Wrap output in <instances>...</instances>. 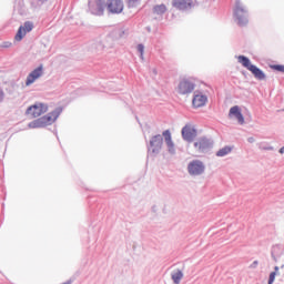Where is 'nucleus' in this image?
Here are the masks:
<instances>
[{
	"label": "nucleus",
	"mask_w": 284,
	"mask_h": 284,
	"mask_svg": "<svg viewBox=\"0 0 284 284\" xmlns=\"http://www.w3.org/2000/svg\"><path fill=\"white\" fill-rule=\"evenodd\" d=\"M163 138L164 143H166L169 154H176V148L174 146V141H172V133L170 130H165L161 134L153 135L148 144V154L149 156H159L161 154V150H163Z\"/></svg>",
	"instance_id": "f257e3e1"
},
{
	"label": "nucleus",
	"mask_w": 284,
	"mask_h": 284,
	"mask_svg": "<svg viewBox=\"0 0 284 284\" xmlns=\"http://www.w3.org/2000/svg\"><path fill=\"white\" fill-rule=\"evenodd\" d=\"M61 112H63V108L58 106L53 111L49 112L47 115L38 118L28 124V128L34 130L37 128H47V125H52L59 116H61Z\"/></svg>",
	"instance_id": "f03ea898"
},
{
	"label": "nucleus",
	"mask_w": 284,
	"mask_h": 284,
	"mask_svg": "<svg viewBox=\"0 0 284 284\" xmlns=\"http://www.w3.org/2000/svg\"><path fill=\"white\" fill-rule=\"evenodd\" d=\"M233 17L240 28H244V26H247V23H250V13L247 11V8L243 6V2H241V0H235Z\"/></svg>",
	"instance_id": "7ed1b4c3"
},
{
	"label": "nucleus",
	"mask_w": 284,
	"mask_h": 284,
	"mask_svg": "<svg viewBox=\"0 0 284 284\" xmlns=\"http://www.w3.org/2000/svg\"><path fill=\"white\" fill-rule=\"evenodd\" d=\"M237 61L243 65V68H246V70H248V72H251L253 77L257 79V81H265V72L261 70V68L256 67V64H252L250 58L245 55H239Z\"/></svg>",
	"instance_id": "20e7f679"
},
{
	"label": "nucleus",
	"mask_w": 284,
	"mask_h": 284,
	"mask_svg": "<svg viewBox=\"0 0 284 284\" xmlns=\"http://www.w3.org/2000/svg\"><path fill=\"white\" fill-rule=\"evenodd\" d=\"M196 89V83L192 79L184 78L180 80L176 92L181 97H187L194 92Z\"/></svg>",
	"instance_id": "39448f33"
},
{
	"label": "nucleus",
	"mask_w": 284,
	"mask_h": 284,
	"mask_svg": "<svg viewBox=\"0 0 284 284\" xmlns=\"http://www.w3.org/2000/svg\"><path fill=\"white\" fill-rule=\"evenodd\" d=\"M194 148L200 152V154H205L214 148V140L205 136L199 138L194 142Z\"/></svg>",
	"instance_id": "423d86ee"
},
{
	"label": "nucleus",
	"mask_w": 284,
	"mask_h": 284,
	"mask_svg": "<svg viewBox=\"0 0 284 284\" xmlns=\"http://www.w3.org/2000/svg\"><path fill=\"white\" fill-rule=\"evenodd\" d=\"M88 6L91 14L95 17H103L105 8H108L105 0H90Z\"/></svg>",
	"instance_id": "0eeeda50"
},
{
	"label": "nucleus",
	"mask_w": 284,
	"mask_h": 284,
	"mask_svg": "<svg viewBox=\"0 0 284 284\" xmlns=\"http://www.w3.org/2000/svg\"><path fill=\"white\" fill-rule=\"evenodd\" d=\"M187 173L190 176H201L205 173V164L201 160H192L187 164Z\"/></svg>",
	"instance_id": "6e6552de"
},
{
	"label": "nucleus",
	"mask_w": 284,
	"mask_h": 284,
	"mask_svg": "<svg viewBox=\"0 0 284 284\" xmlns=\"http://www.w3.org/2000/svg\"><path fill=\"white\" fill-rule=\"evenodd\" d=\"M45 112H48V104L37 102L27 109L26 114H30L32 119H38V116L45 114Z\"/></svg>",
	"instance_id": "1a4fd4ad"
},
{
	"label": "nucleus",
	"mask_w": 284,
	"mask_h": 284,
	"mask_svg": "<svg viewBox=\"0 0 284 284\" xmlns=\"http://www.w3.org/2000/svg\"><path fill=\"white\" fill-rule=\"evenodd\" d=\"M197 131L196 128L192 124H186L182 128V139L186 141V143H192L194 139H196Z\"/></svg>",
	"instance_id": "9d476101"
},
{
	"label": "nucleus",
	"mask_w": 284,
	"mask_h": 284,
	"mask_svg": "<svg viewBox=\"0 0 284 284\" xmlns=\"http://www.w3.org/2000/svg\"><path fill=\"white\" fill-rule=\"evenodd\" d=\"M123 0H108L106 10L110 14H121L123 12Z\"/></svg>",
	"instance_id": "9b49d317"
},
{
	"label": "nucleus",
	"mask_w": 284,
	"mask_h": 284,
	"mask_svg": "<svg viewBox=\"0 0 284 284\" xmlns=\"http://www.w3.org/2000/svg\"><path fill=\"white\" fill-rule=\"evenodd\" d=\"M43 74V64H40L38 68H36L33 71H31L26 80V85H32L37 79H41V75Z\"/></svg>",
	"instance_id": "f8f14e48"
},
{
	"label": "nucleus",
	"mask_w": 284,
	"mask_h": 284,
	"mask_svg": "<svg viewBox=\"0 0 284 284\" xmlns=\"http://www.w3.org/2000/svg\"><path fill=\"white\" fill-rule=\"evenodd\" d=\"M207 103V95L196 91L192 99L193 108H203Z\"/></svg>",
	"instance_id": "ddd939ff"
},
{
	"label": "nucleus",
	"mask_w": 284,
	"mask_h": 284,
	"mask_svg": "<svg viewBox=\"0 0 284 284\" xmlns=\"http://www.w3.org/2000/svg\"><path fill=\"white\" fill-rule=\"evenodd\" d=\"M230 115L235 116L240 125H243V123H245V118L243 116V113L241 112V108L239 105L232 106L230 109Z\"/></svg>",
	"instance_id": "4468645a"
},
{
	"label": "nucleus",
	"mask_w": 284,
	"mask_h": 284,
	"mask_svg": "<svg viewBox=\"0 0 284 284\" xmlns=\"http://www.w3.org/2000/svg\"><path fill=\"white\" fill-rule=\"evenodd\" d=\"M192 6V0H173V8L178 10H187Z\"/></svg>",
	"instance_id": "2eb2a0df"
},
{
	"label": "nucleus",
	"mask_w": 284,
	"mask_h": 284,
	"mask_svg": "<svg viewBox=\"0 0 284 284\" xmlns=\"http://www.w3.org/2000/svg\"><path fill=\"white\" fill-rule=\"evenodd\" d=\"M168 12V7L165 4H156L153 7V14H158V17H163Z\"/></svg>",
	"instance_id": "dca6fc26"
},
{
	"label": "nucleus",
	"mask_w": 284,
	"mask_h": 284,
	"mask_svg": "<svg viewBox=\"0 0 284 284\" xmlns=\"http://www.w3.org/2000/svg\"><path fill=\"white\" fill-rule=\"evenodd\" d=\"M171 278H172L174 284H180L181 280L183 278V271L176 270L175 272H173L171 274Z\"/></svg>",
	"instance_id": "f3484780"
},
{
	"label": "nucleus",
	"mask_w": 284,
	"mask_h": 284,
	"mask_svg": "<svg viewBox=\"0 0 284 284\" xmlns=\"http://www.w3.org/2000/svg\"><path fill=\"white\" fill-rule=\"evenodd\" d=\"M49 0H30V6L33 10H39L44 3H48Z\"/></svg>",
	"instance_id": "a211bd4d"
},
{
	"label": "nucleus",
	"mask_w": 284,
	"mask_h": 284,
	"mask_svg": "<svg viewBox=\"0 0 284 284\" xmlns=\"http://www.w3.org/2000/svg\"><path fill=\"white\" fill-rule=\"evenodd\" d=\"M271 256L275 261H277L281 257V246L280 245H274L272 247Z\"/></svg>",
	"instance_id": "6ab92c4d"
},
{
	"label": "nucleus",
	"mask_w": 284,
	"mask_h": 284,
	"mask_svg": "<svg viewBox=\"0 0 284 284\" xmlns=\"http://www.w3.org/2000/svg\"><path fill=\"white\" fill-rule=\"evenodd\" d=\"M232 152V146H224L216 152V156H227Z\"/></svg>",
	"instance_id": "aec40b11"
},
{
	"label": "nucleus",
	"mask_w": 284,
	"mask_h": 284,
	"mask_svg": "<svg viewBox=\"0 0 284 284\" xmlns=\"http://www.w3.org/2000/svg\"><path fill=\"white\" fill-rule=\"evenodd\" d=\"M20 28H23V31L28 34V32H32V30L34 29V23L26 21L23 26H20Z\"/></svg>",
	"instance_id": "412c9836"
},
{
	"label": "nucleus",
	"mask_w": 284,
	"mask_h": 284,
	"mask_svg": "<svg viewBox=\"0 0 284 284\" xmlns=\"http://www.w3.org/2000/svg\"><path fill=\"white\" fill-rule=\"evenodd\" d=\"M26 31L23 30V27H19L17 33H16V37H14V40L16 41H23V37H26Z\"/></svg>",
	"instance_id": "4be33fe9"
},
{
	"label": "nucleus",
	"mask_w": 284,
	"mask_h": 284,
	"mask_svg": "<svg viewBox=\"0 0 284 284\" xmlns=\"http://www.w3.org/2000/svg\"><path fill=\"white\" fill-rule=\"evenodd\" d=\"M128 8H138V6H141L142 0H125Z\"/></svg>",
	"instance_id": "5701e85b"
},
{
	"label": "nucleus",
	"mask_w": 284,
	"mask_h": 284,
	"mask_svg": "<svg viewBox=\"0 0 284 284\" xmlns=\"http://www.w3.org/2000/svg\"><path fill=\"white\" fill-rule=\"evenodd\" d=\"M272 70H276V72H282L284 74V65L283 64H273L271 65Z\"/></svg>",
	"instance_id": "b1692460"
},
{
	"label": "nucleus",
	"mask_w": 284,
	"mask_h": 284,
	"mask_svg": "<svg viewBox=\"0 0 284 284\" xmlns=\"http://www.w3.org/2000/svg\"><path fill=\"white\" fill-rule=\"evenodd\" d=\"M136 50L140 53V58L143 59V54L145 52V45H143V43H140V44H138Z\"/></svg>",
	"instance_id": "393cba45"
},
{
	"label": "nucleus",
	"mask_w": 284,
	"mask_h": 284,
	"mask_svg": "<svg viewBox=\"0 0 284 284\" xmlns=\"http://www.w3.org/2000/svg\"><path fill=\"white\" fill-rule=\"evenodd\" d=\"M274 281H276V272H271L268 276V284H274Z\"/></svg>",
	"instance_id": "a878e982"
},
{
	"label": "nucleus",
	"mask_w": 284,
	"mask_h": 284,
	"mask_svg": "<svg viewBox=\"0 0 284 284\" xmlns=\"http://www.w3.org/2000/svg\"><path fill=\"white\" fill-rule=\"evenodd\" d=\"M251 270H256V267H258V261H254L251 265H250Z\"/></svg>",
	"instance_id": "bb28decb"
},
{
	"label": "nucleus",
	"mask_w": 284,
	"mask_h": 284,
	"mask_svg": "<svg viewBox=\"0 0 284 284\" xmlns=\"http://www.w3.org/2000/svg\"><path fill=\"white\" fill-rule=\"evenodd\" d=\"M6 97V93H3V90H0V103L3 101Z\"/></svg>",
	"instance_id": "cd10ccee"
},
{
	"label": "nucleus",
	"mask_w": 284,
	"mask_h": 284,
	"mask_svg": "<svg viewBox=\"0 0 284 284\" xmlns=\"http://www.w3.org/2000/svg\"><path fill=\"white\" fill-rule=\"evenodd\" d=\"M248 143H255L256 139H254V136H250L247 138Z\"/></svg>",
	"instance_id": "c85d7f7f"
},
{
	"label": "nucleus",
	"mask_w": 284,
	"mask_h": 284,
	"mask_svg": "<svg viewBox=\"0 0 284 284\" xmlns=\"http://www.w3.org/2000/svg\"><path fill=\"white\" fill-rule=\"evenodd\" d=\"M11 45H12V43H10V42H4L3 48H10Z\"/></svg>",
	"instance_id": "c756f323"
},
{
	"label": "nucleus",
	"mask_w": 284,
	"mask_h": 284,
	"mask_svg": "<svg viewBox=\"0 0 284 284\" xmlns=\"http://www.w3.org/2000/svg\"><path fill=\"white\" fill-rule=\"evenodd\" d=\"M264 150L272 151V150H274V146H266V148H264Z\"/></svg>",
	"instance_id": "7c9ffc66"
},
{
	"label": "nucleus",
	"mask_w": 284,
	"mask_h": 284,
	"mask_svg": "<svg viewBox=\"0 0 284 284\" xmlns=\"http://www.w3.org/2000/svg\"><path fill=\"white\" fill-rule=\"evenodd\" d=\"M278 153H280V154H284V146H282V148L278 150Z\"/></svg>",
	"instance_id": "2f4dec72"
},
{
	"label": "nucleus",
	"mask_w": 284,
	"mask_h": 284,
	"mask_svg": "<svg viewBox=\"0 0 284 284\" xmlns=\"http://www.w3.org/2000/svg\"><path fill=\"white\" fill-rule=\"evenodd\" d=\"M273 272H275V274H278V266H275Z\"/></svg>",
	"instance_id": "473e14b6"
},
{
	"label": "nucleus",
	"mask_w": 284,
	"mask_h": 284,
	"mask_svg": "<svg viewBox=\"0 0 284 284\" xmlns=\"http://www.w3.org/2000/svg\"><path fill=\"white\" fill-rule=\"evenodd\" d=\"M154 74H156V69L153 70Z\"/></svg>",
	"instance_id": "72a5a7b5"
}]
</instances>
